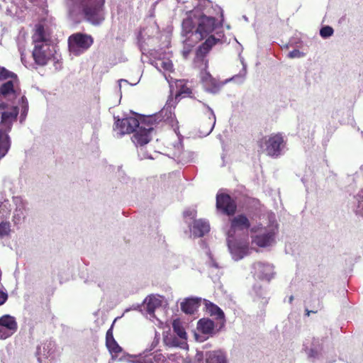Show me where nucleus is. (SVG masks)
Masks as SVG:
<instances>
[{
    "instance_id": "58836bf2",
    "label": "nucleus",
    "mask_w": 363,
    "mask_h": 363,
    "mask_svg": "<svg viewBox=\"0 0 363 363\" xmlns=\"http://www.w3.org/2000/svg\"><path fill=\"white\" fill-rule=\"evenodd\" d=\"M261 224L257 225V226H254L252 228H250V231L252 233H257L260 228H261Z\"/></svg>"
},
{
    "instance_id": "ddd939ff",
    "label": "nucleus",
    "mask_w": 363,
    "mask_h": 363,
    "mask_svg": "<svg viewBox=\"0 0 363 363\" xmlns=\"http://www.w3.org/2000/svg\"><path fill=\"white\" fill-rule=\"evenodd\" d=\"M18 114V108L16 106H13L9 111L2 113L0 125L5 126V131L11 130L12 123L16 120Z\"/></svg>"
},
{
    "instance_id": "aec40b11",
    "label": "nucleus",
    "mask_w": 363,
    "mask_h": 363,
    "mask_svg": "<svg viewBox=\"0 0 363 363\" xmlns=\"http://www.w3.org/2000/svg\"><path fill=\"white\" fill-rule=\"evenodd\" d=\"M214 327V322L210 319L202 318L198 322V329L203 334H212Z\"/></svg>"
},
{
    "instance_id": "ea45409f",
    "label": "nucleus",
    "mask_w": 363,
    "mask_h": 363,
    "mask_svg": "<svg viewBox=\"0 0 363 363\" xmlns=\"http://www.w3.org/2000/svg\"><path fill=\"white\" fill-rule=\"evenodd\" d=\"M23 108H24V110H23V113H26L28 110V103L27 102H26V105L24 106Z\"/></svg>"
},
{
    "instance_id": "b1692460",
    "label": "nucleus",
    "mask_w": 363,
    "mask_h": 363,
    "mask_svg": "<svg viewBox=\"0 0 363 363\" xmlns=\"http://www.w3.org/2000/svg\"><path fill=\"white\" fill-rule=\"evenodd\" d=\"M172 328L174 332L182 339L186 338V333L185 332L184 328L182 325L180 321L179 320H174L172 323Z\"/></svg>"
},
{
    "instance_id": "a19ab883",
    "label": "nucleus",
    "mask_w": 363,
    "mask_h": 363,
    "mask_svg": "<svg viewBox=\"0 0 363 363\" xmlns=\"http://www.w3.org/2000/svg\"><path fill=\"white\" fill-rule=\"evenodd\" d=\"M206 75H207L206 78H209L210 80L213 79L211 76L208 73H207Z\"/></svg>"
},
{
    "instance_id": "9d476101",
    "label": "nucleus",
    "mask_w": 363,
    "mask_h": 363,
    "mask_svg": "<svg viewBox=\"0 0 363 363\" xmlns=\"http://www.w3.org/2000/svg\"><path fill=\"white\" fill-rule=\"evenodd\" d=\"M141 124L136 118L128 117L123 119H118L116 123V129L121 135L133 133Z\"/></svg>"
},
{
    "instance_id": "79ce46f5",
    "label": "nucleus",
    "mask_w": 363,
    "mask_h": 363,
    "mask_svg": "<svg viewBox=\"0 0 363 363\" xmlns=\"http://www.w3.org/2000/svg\"><path fill=\"white\" fill-rule=\"evenodd\" d=\"M21 99H22L23 102H24V101H25V100H26V99L25 98V96H23Z\"/></svg>"
},
{
    "instance_id": "0eeeda50",
    "label": "nucleus",
    "mask_w": 363,
    "mask_h": 363,
    "mask_svg": "<svg viewBox=\"0 0 363 363\" xmlns=\"http://www.w3.org/2000/svg\"><path fill=\"white\" fill-rule=\"evenodd\" d=\"M104 0H95L94 4L83 9L85 18L93 24H99L104 19Z\"/></svg>"
},
{
    "instance_id": "4be33fe9",
    "label": "nucleus",
    "mask_w": 363,
    "mask_h": 363,
    "mask_svg": "<svg viewBox=\"0 0 363 363\" xmlns=\"http://www.w3.org/2000/svg\"><path fill=\"white\" fill-rule=\"evenodd\" d=\"M15 82H18V81H15L14 79H11V80H9L6 82L2 84L0 86V95L6 96L9 94H15Z\"/></svg>"
},
{
    "instance_id": "a211bd4d",
    "label": "nucleus",
    "mask_w": 363,
    "mask_h": 363,
    "mask_svg": "<svg viewBox=\"0 0 363 363\" xmlns=\"http://www.w3.org/2000/svg\"><path fill=\"white\" fill-rule=\"evenodd\" d=\"M207 312L211 316H216L217 320H220L221 324L224 325L225 315L223 311L216 304L208 302L206 304Z\"/></svg>"
},
{
    "instance_id": "4468645a",
    "label": "nucleus",
    "mask_w": 363,
    "mask_h": 363,
    "mask_svg": "<svg viewBox=\"0 0 363 363\" xmlns=\"http://www.w3.org/2000/svg\"><path fill=\"white\" fill-rule=\"evenodd\" d=\"M195 25L193 20L190 18L184 19L182 22V31L186 37L185 43L189 46V43H192V40L195 38Z\"/></svg>"
},
{
    "instance_id": "c756f323",
    "label": "nucleus",
    "mask_w": 363,
    "mask_h": 363,
    "mask_svg": "<svg viewBox=\"0 0 363 363\" xmlns=\"http://www.w3.org/2000/svg\"><path fill=\"white\" fill-rule=\"evenodd\" d=\"M191 94H192V91L190 88H189L186 86H182L180 88L179 91L176 94L175 99H177L182 95L190 96Z\"/></svg>"
},
{
    "instance_id": "f704fd0d",
    "label": "nucleus",
    "mask_w": 363,
    "mask_h": 363,
    "mask_svg": "<svg viewBox=\"0 0 363 363\" xmlns=\"http://www.w3.org/2000/svg\"><path fill=\"white\" fill-rule=\"evenodd\" d=\"M113 323L112 324L111 327L106 332V342H107L110 340H115L113 337Z\"/></svg>"
},
{
    "instance_id": "c9c22d12",
    "label": "nucleus",
    "mask_w": 363,
    "mask_h": 363,
    "mask_svg": "<svg viewBox=\"0 0 363 363\" xmlns=\"http://www.w3.org/2000/svg\"><path fill=\"white\" fill-rule=\"evenodd\" d=\"M8 299L6 292L0 290V306H2Z\"/></svg>"
},
{
    "instance_id": "cd10ccee",
    "label": "nucleus",
    "mask_w": 363,
    "mask_h": 363,
    "mask_svg": "<svg viewBox=\"0 0 363 363\" xmlns=\"http://www.w3.org/2000/svg\"><path fill=\"white\" fill-rule=\"evenodd\" d=\"M11 232V225L9 222L0 223V238L9 235Z\"/></svg>"
},
{
    "instance_id": "2eb2a0df",
    "label": "nucleus",
    "mask_w": 363,
    "mask_h": 363,
    "mask_svg": "<svg viewBox=\"0 0 363 363\" xmlns=\"http://www.w3.org/2000/svg\"><path fill=\"white\" fill-rule=\"evenodd\" d=\"M230 228L233 230H242L250 228L248 218L243 213L238 214L230 220Z\"/></svg>"
},
{
    "instance_id": "f03ea898",
    "label": "nucleus",
    "mask_w": 363,
    "mask_h": 363,
    "mask_svg": "<svg viewBox=\"0 0 363 363\" xmlns=\"http://www.w3.org/2000/svg\"><path fill=\"white\" fill-rule=\"evenodd\" d=\"M286 143L281 133H273L268 137H264L258 141V145L264 148L267 155L271 157H278L281 155Z\"/></svg>"
},
{
    "instance_id": "c85d7f7f",
    "label": "nucleus",
    "mask_w": 363,
    "mask_h": 363,
    "mask_svg": "<svg viewBox=\"0 0 363 363\" xmlns=\"http://www.w3.org/2000/svg\"><path fill=\"white\" fill-rule=\"evenodd\" d=\"M313 301L315 303V304L313 306V309L308 310V308L306 309V315L309 316L310 313H316L319 310H320L323 308L322 303L319 298H315L313 300Z\"/></svg>"
},
{
    "instance_id": "7c9ffc66",
    "label": "nucleus",
    "mask_w": 363,
    "mask_h": 363,
    "mask_svg": "<svg viewBox=\"0 0 363 363\" xmlns=\"http://www.w3.org/2000/svg\"><path fill=\"white\" fill-rule=\"evenodd\" d=\"M320 34L323 38H328L333 34V29L330 26H324L320 30Z\"/></svg>"
},
{
    "instance_id": "7ed1b4c3",
    "label": "nucleus",
    "mask_w": 363,
    "mask_h": 363,
    "mask_svg": "<svg viewBox=\"0 0 363 363\" xmlns=\"http://www.w3.org/2000/svg\"><path fill=\"white\" fill-rule=\"evenodd\" d=\"M156 116H150L141 121V124L134 131L132 140L137 146H143L151 140L150 133L154 130Z\"/></svg>"
},
{
    "instance_id": "e433bc0d",
    "label": "nucleus",
    "mask_w": 363,
    "mask_h": 363,
    "mask_svg": "<svg viewBox=\"0 0 363 363\" xmlns=\"http://www.w3.org/2000/svg\"><path fill=\"white\" fill-rule=\"evenodd\" d=\"M183 215L184 217H190L194 218L196 215V211L187 210L184 212Z\"/></svg>"
},
{
    "instance_id": "412c9836",
    "label": "nucleus",
    "mask_w": 363,
    "mask_h": 363,
    "mask_svg": "<svg viewBox=\"0 0 363 363\" xmlns=\"http://www.w3.org/2000/svg\"><path fill=\"white\" fill-rule=\"evenodd\" d=\"M145 304L147 313L152 314L155 309L161 306V301L155 296H150L145 299Z\"/></svg>"
},
{
    "instance_id": "72a5a7b5",
    "label": "nucleus",
    "mask_w": 363,
    "mask_h": 363,
    "mask_svg": "<svg viewBox=\"0 0 363 363\" xmlns=\"http://www.w3.org/2000/svg\"><path fill=\"white\" fill-rule=\"evenodd\" d=\"M161 67L167 71H172L173 69V64L170 61L162 62Z\"/></svg>"
},
{
    "instance_id": "1a4fd4ad",
    "label": "nucleus",
    "mask_w": 363,
    "mask_h": 363,
    "mask_svg": "<svg viewBox=\"0 0 363 363\" xmlns=\"http://www.w3.org/2000/svg\"><path fill=\"white\" fill-rule=\"evenodd\" d=\"M220 40L210 35L197 49L196 52V61L204 62V67H208V60L205 59L206 55Z\"/></svg>"
},
{
    "instance_id": "5701e85b",
    "label": "nucleus",
    "mask_w": 363,
    "mask_h": 363,
    "mask_svg": "<svg viewBox=\"0 0 363 363\" xmlns=\"http://www.w3.org/2000/svg\"><path fill=\"white\" fill-rule=\"evenodd\" d=\"M206 363H227V361L223 354L213 351L207 354Z\"/></svg>"
},
{
    "instance_id": "2f4dec72",
    "label": "nucleus",
    "mask_w": 363,
    "mask_h": 363,
    "mask_svg": "<svg viewBox=\"0 0 363 363\" xmlns=\"http://www.w3.org/2000/svg\"><path fill=\"white\" fill-rule=\"evenodd\" d=\"M289 58H300L304 56V54L299 51L298 50H293L292 51L289 52L287 55Z\"/></svg>"
},
{
    "instance_id": "423d86ee",
    "label": "nucleus",
    "mask_w": 363,
    "mask_h": 363,
    "mask_svg": "<svg viewBox=\"0 0 363 363\" xmlns=\"http://www.w3.org/2000/svg\"><path fill=\"white\" fill-rule=\"evenodd\" d=\"M216 206L218 212L228 216H233L238 207L236 201L225 193L217 194Z\"/></svg>"
},
{
    "instance_id": "6e6552de",
    "label": "nucleus",
    "mask_w": 363,
    "mask_h": 363,
    "mask_svg": "<svg viewBox=\"0 0 363 363\" xmlns=\"http://www.w3.org/2000/svg\"><path fill=\"white\" fill-rule=\"evenodd\" d=\"M18 330L14 317L4 315L0 318V339L5 340L13 335Z\"/></svg>"
},
{
    "instance_id": "bb28decb",
    "label": "nucleus",
    "mask_w": 363,
    "mask_h": 363,
    "mask_svg": "<svg viewBox=\"0 0 363 363\" xmlns=\"http://www.w3.org/2000/svg\"><path fill=\"white\" fill-rule=\"evenodd\" d=\"M106 345L109 352L112 354H118L122 352V348L119 346L116 340L106 342Z\"/></svg>"
},
{
    "instance_id": "6ab92c4d",
    "label": "nucleus",
    "mask_w": 363,
    "mask_h": 363,
    "mask_svg": "<svg viewBox=\"0 0 363 363\" xmlns=\"http://www.w3.org/2000/svg\"><path fill=\"white\" fill-rule=\"evenodd\" d=\"M6 131L0 130V158L4 157L11 147V140Z\"/></svg>"
},
{
    "instance_id": "473e14b6",
    "label": "nucleus",
    "mask_w": 363,
    "mask_h": 363,
    "mask_svg": "<svg viewBox=\"0 0 363 363\" xmlns=\"http://www.w3.org/2000/svg\"><path fill=\"white\" fill-rule=\"evenodd\" d=\"M210 115L212 116V118H211L209 116L210 123L208 124V132H207L208 134L212 131L215 121H216V116L213 114L212 111H211Z\"/></svg>"
},
{
    "instance_id": "20e7f679",
    "label": "nucleus",
    "mask_w": 363,
    "mask_h": 363,
    "mask_svg": "<svg viewBox=\"0 0 363 363\" xmlns=\"http://www.w3.org/2000/svg\"><path fill=\"white\" fill-rule=\"evenodd\" d=\"M94 43L91 35L76 33L68 38L69 50L74 55H79L86 51Z\"/></svg>"
},
{
    "instance_id": "f8f14e48",
    "label": "nucleus",
    "mask_w": 363,
    "mask_h": 363,
    "mask_svg": "<svg viewBox=\"0 0 363 363\" xmlns=\"http://www.w3.org/2000/svg\"><path fill=\"white\" fill-rule=\"evenodd\" d=\"M255 275L260 280L269 281L273 277V269L268 264L257 262L255 265Z\"/></svg>"
},
{
    "instance_id": "39448f33",
    "label": "nucleus",
    "mask_w": 363,
    "mask_h": 363,
    "mask_svg": "<svg viewBox=\"0 0 363 363\" xmlns=\"http://www.w3.org/2000/svg\"><path fill=\"white\" fill-rule=\"evenodd\" d=\"M216 27L217 23L216 18L206 15L201 16L199 19L198 26L195 30V38L192 40V43H189V46H194L195 44L213 32Z\"/></svg>"
},
{
    "instance_id": "dca6fc26",
    "label": "nucleus",
    "mask_w": 363,
    "mask_h": 363,
    "mask_svg": "<svg viewBox=\"0 0 363 363\" xmlns=\"http://www.w3.org/2000/svg\"><path fill=\"white\" fill-rule=\"evenodd\" d=\"M192 233L195 237H203L210 230L209 224L203 220H194L192 225Z\"/></svg>"
},
{
    "instance_id": "f3484780",
    "label": "nucleus",
    "mask_w": 363,
    "mask_h": 363,
    "mask_svg": "<svg viewBox=\"0 0 363 363\" xmlns=\"http://www.w3.org/2000/svg\"><path fill=\"white\" fill-rule=\"evenodd\" d=\"M199 301L196 298H187L181 303V308L186 314H193L199 306Z\"/></svg>"
},
{
    "instance_id": "9b49d317",
    "label": "nucleus",
    "mask_w": 363,
    "mask_h": 363,
    "mask_svg": "<svg viewBox=\"0 0 363 363\" xmlns=\"http://www.w3.org/2000/svg\"><path fill=\"white\" fill-rule=\"evenodd\" d=\"M275 234L274 230H267L262 234L252 237V242L260 247L269 246L274 241Z\"/></svg>"
},
{
    "instance_id": "f257e3e1",
    "label": "nucleus",
    "mask_w": 363,
    "mask_h": 363,
    "mask_svg": "<svg viewBox=\"0 0 363 363\" xmlns=\"http://www.w3.org/2000/svg\"><path fill=\"white\" fill-rule=\"evenodd\" d=\"M50 43V36L46 33L44 26L36 25L32 35V43L34 45L32 56L36 65L43 67L51 60L53 54Z\"/></svg>"
},
{
    "instance_id": "4c0bfd02",
    "label": "nucleus",
    "mask_w": 363,
    "mask_h": 363,
    "mask_svg": "<svg viewBox=\"0 0 363 363\" xmlns=\"http://www.w3.org/2000/svg\"><path fill=\"white\" fill-rule=\"evenodd\" d=\"M318 352L316 350H313V349H311L309 352H308L309 357L315 358V357H318Z\"/></svg>"
},
{
    "instance_id": "a878e982",
    "label": "nucleus",
    "mask_w": 363,
    "mask_h": 363,
    "mask_svg": "<svg viewBox=\"0 0 363 363\" xmlns=\"http://www.w3.org/2000/svg\"><path fill=\"white\" fill-rule=\"evenodd\" d=\"M357 205L355 209V213L363 217V189L360 190L355 196Z\"/></svg>"
},
{
    "instance_id": "393cba45",
    "label": "nucleus",
    "mask_w": 363,
    "mask_h": 363,
    "mask_svg": "<svg viewBox=\"0 0 363 363\" xmlns=\"http://www.w3.org/2000/svg\"><path fill=\"white\" fill-rule=\"evenodd\" d=\"M9 79L18 81V77L14 72H12L5 67L0 66V81L6 80Z\"/></svg>"
}]
</instances>
